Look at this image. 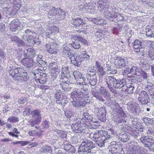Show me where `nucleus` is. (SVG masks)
Segmentation results:
<instances>
[{"instance_id":"nucleus-1","label":"nucleus","mask_w":154,"mask_h":154,"mask_svg":"<svg viewBox=\"0 0 154 154\" xmlns=\"http://www.w3.org/2000/svg\"><path fill=\"white\" fill-rule=\"evenodd\" d=\"M69 95L72 105L75 108L84 107L86 104L90 103L89 95L87 93L82 91V90L75 89Z\"/></svg>"},{"instance_id":"nucleus-2","label":"nucleus","mask_w":154,"mask_h":154,"mask_svg":"<svg viewBox=\"0 0 154 154\" xmlns=\"http://www.w3.org/2000/svg\"><path fill=\"white\" fill-rule=\"evenodd\" d=\"M92 134L96 144L100 147L104 146L105 143H108L111 137L108 131L103 130L97 131L93 133H92Z\"/></svg>"},{"instance_id":"nucleus-3","label":"nucleus","mask_w":154,"mask_h":154,"mask_svg":"<svg viewBox=\"0 0 154 154\" xmlns=\"http://www.w3.org/2000/svg\"><path fill=\"white\" fill-rule=\"evenodd\" d=\"M9 68V73L14 80L26 81L28 79L27 74L23 68L13 66Z\"/></svg>"},{"instance_id":"nucleus-4","label":"nucleus","mask_w":154,"mask_h":154,"mask_svg":"<svg viewBox=\"0 0 154 154\" xmlns=\"http://www.w3.org/2000/svg\"><path fill=\"white\" fill-rule=\"evenodd\" d=\"M100 92H98L95 88L92 89L91 93L93 96L95 97L98 101L104 102L105 100L102 96V94L104 96L105 98L111 99V95L109 92L106 90L105 87L101 86L99 89Z\"/></svg>"},{"instance_id":"nucleus-5","label":"nucleus","mask_w":154,"mask_h":154,"mask_svg":"<svg viewBox=\"0 0 154 154\" xmlns=\"http://www.w3.org/2000/svg\"><path fill=\"white\" fill-rule=\"evenodd\" d=\"M96 147L95 144L89 139H84L78 150L79 154H87L90 153L91 149Z\"/></svg>"},{"instance_id":"nucleus-6","label":"nucleus","mask_w":154,"mask_h":154,"mask_svg":"<svg viewBox=\"0 0 154 154\" xmlns=\"http://www.w3.org/2000/svg\"><path fill=\"white\" fill-rule=\"evenodd\" d=\"M97 6L100 12L104 15L105 17L112 21H113L114 18L115 11L110 12L108 10V5L102 1H99L97 3Z\"/></svg>"},{"instance_id":"nucleus-7","label":"nucleus","mask_w":154,"mask_h":154,"mask_svg":"<svg viewBox=\"0 0 154 154\" xmlns=\"http://www.w3.org/2000/svg\"><path fill=\"white\" fill-rule=\"evenodd\" d=\"M82 120L74 117L72 121L71 127L73 131L76 133H81L85 132V124L82 122Z\"/></svg>"},{"instance_id":"nucleus-8","label":"nucleus","mask_w":154,"mask_h":154,"mask_svg":"<svg viewBox=\"0 0 154 154\" xmlns=\"http://www.w3.org/2000/svg\"><path fill=\"white\" fill-rule=\"evenodd\" d=\"M148 42L146 40L136 39L132 44L134 51L137 53H142L144 48L148 46Z\"/></svg>"},{"instance_id":"nucleus-9","label":"nucleus","mask_w":154,"mask_h":154,"mask_svg":"<svg viewBox=\"0 0 154 154\" xmlns=\"http://www.w3.org/2000/svg\"><path fill=\"white\" fill-rule=\"evenodd\" d=\"M48 16L49 18L50 17L55 16L57 20H60L64 19L66 15L65 12L60 8L53 7L51 10L48 12Z\"/></svg>"},{"instance_id":"nucleus-10","label":"nucleus","mask_w":154,"mask_h":154,"mask_svg":"<svg viewBox=\"0 0 154 154\" xmlns=\"http://www.w3.org/2000/svg\"><path fill=\"white\" fill-rule=\"evenodd\" d=\"M54 100L56 103L64 106L68 103L67 97L66 95H63L61 90H57L54 95Z\"/></svg>"},{"instance_id":"nucleus-11","label":"nucleus","mask_w":154,"mask_h":154,"mask_svg":"<svg viewBox=\"0 0 154 154\" xmlns=\"http://www.w3.org/2000/svg\"><path fill=\"white\" fill-rule=\"evenodd\" d=\"M45 47L47 52L51 54H56L59 51V45L55 41L46 44Z\"/></svg>"},{"instance_id":"nucleus-12","label":"nucleus","mask_w":154,"mask_h":154,"mask_svg":"<svg viewBox=\"0 0 154 154\" xmlns=\"http://www.w3.org/2000/svg\"><path fill=\"white\" fill-rule=\"evenodd\" d=\"M140 69L131 65H129L128 67L125 68V69L122 70V72L123 75H128L129 74L137 75L140 74Z\"/></svg>"},{"instance_id":"nucleus-13","label":"nucleus","mask_w":154,"mask_h":154,"mask_svg":"<svg viewBox=\"0 0 154 154\" xmlns=\"http://www.w3.org/2000/svg\"><path fill=\"white\" fill-rule=\"evenodd\" d=\"M138 99L140 102L143 105L147 104L150 101L149 94L144 91H142L139 93Z\"/></svg>"},{"instance_id":"nucleus-14","label":"nucleus","mask_w":154,"mask_h":154,"mask_svg":"<svg viewBox=\"0 0 154 154\" xmlns=\"http://www.w3.org/2000/svg\"><path fill=\"white\" fill-rule=\"evenodd\" d=\"M20 61L22 65L26 67L27 70H32L34 64V59L32 57H24Z\"/></svg>"},{"instance_id":"nucleus-15","label":"nucleus","mask_w":154,"mask_h":154,"mask_svg":"<svg viewBox=\"0 0 154 154\" xmlns=\"http://www.w3.org/2000/svg\"><path fill=\"white\" fill-rule=\"evenodd\" d=\"M122 130L126 131L131 136L135 138H137L139 135V133L135 129L132 128L130 125L124 124V127H122Z\"/></svg>"},{"instance_id":"nucleus-16","label":"nucleus","mask_w":154,"mask_h":154,"mask_svg":"<svg viewBox=\"0 0 154 154\" xmlns=\"http://www.w3.org/2000/svg\"><path fill=\"white\" fill-rule=\"evenodd\" d=\"M140 140L141 142L144 144V146L148 147V149L149 145H152L154 143V139H152V137L149 136L143 135L140 138Z\"/></svg>"},{"instance_id":"nucleus-17","label":"nucleus","mask_w":154,"mask_h":154,"mask_svg":"<svg viewBox=\"0 0 154 154\" xmlns=\"http://www.w3.org/2000/svg\"><path fill=\"white\" fill-rule=\"evenodd\" d=\"M128 64V61L126 58H119L116 60L115 65L117 69H122Z\"/></svg>"},{"instance_id":"nucleus-18","label":"nucleus","mask_w":154,"mask_h":154,"mask_svg":"<svg viewBox=\"0 0 154 154\" xmlns=\"http://www.w3.org/2000/svg\"><path fill=\"white\" fill-rule=\"evenodd\" d=\"M114 105L115 108H114V111L117 113L116 114L119 116L123 118H126L127 117L126 114L123 109L120 107L119 104L116 102H115Z\"/></svg>"},{"instance_id":"nucleus-19","label":"nucleus","mask_w":154,"mask_h":154,"mask_svg":"<svg viewBox=\"0 0 154 154\" xmlns=\"http://www.w3.org/2000/svg\"><path fill=\"white\" fill-rule=\"evenodd\" d=\"M21 23L18 19L12 21L9 24L10 29L12 32H15L19 29Z\"/></svg>"},{"instance_id":"nucleus-20","label":"nucleus","mask_w":154,"mask_h":154,"mask_svg":"<svg viewBox=\"0 0 154 154\" xmlns=\"http://www.w3.org/2000/svg\"><path fill=\"white\" fill-rule=\"evenodd\" d=\"M117 79L113 76L106 75L104 79V81L107 85H112L115 88Z\"/></svg>"},{"instance_id":"nucleus-21","label":"nucleus","mask_w":154,"mask_h":154,"mask_svg":"<svg viewBox=\"0 0 154 154\" xmlns=\"http://www.w3.org/2000/svg\"><path fill=\"white\" fill-rule=\"evenodd\" d=\"M106 112L105 107H103L98 109V119L101 122H105L106 120Z\"/></svg>"},{"instance_id":"nucleus-22","label":"nucleus","mask_w":154,"mask_h":154,"mask_svg":"<svg viewBox=\"0 0 154 154\" xmlns=\"http://www.w3.org/2000/svg\"><path fill=\"white\" fill-rule=\"evenodd\" d=\"M132 149L134 151V154H149L146 149L137 145H133Z\"/></svg>"},{"instance_id":"nucleus-23","label":"nucleus","mask_w":154,"mask_h":154,"mask_svg":"<svg viewBox=\"0 0 154 154\" xmlns=\"http://www.w3.org/2000/svg\"><path fill=\"white\" fill-rule=\"evenodd\" d=\"M69 59L71 60V63L74 66H78L81 65L82 59L80 56H75L73 54L72 55Z\"/></svg>"},{"instance_id":"nucleus-24","label":"nucleus","mask_w":154,"mask_h":154,"mask_svg":"<svg viewBox=\"0 0 154 154\" xmlns=\"http://www.w3.org/2000/svg\"><path fill=\"white\" fill-rule=\"evenodd\" d=\"M36 51L33 48L26 49V51H24L23 55L24 57H32L35 56L36 54Z\"/></svg>"},{"instance_id":"nucleus-25","label":"nucleus","mask_w":154,"mask_h":154,"mask_svg":"<svg viewBox=\"0 0 154 154\" xmlns=\"http://www.w3.org/2000/svg\"><path fill=\"white\" fill-rule=\"evenodd\" d=\"M85 77L87 80L88 84L93 86L96 85L97 82V77L96 75H85Z\"/></svg>"},{"instance_id":"nucleus-26","label":"nucleus","mask_w":154,"mask_h":154,"mask_svg":"<svg viewBox=\"0 0 154 154\" xmlns=\"http://www.w3.org/2000/svg\"><path fill=\"white\" fill-rule=\"evenodd\" d=\"M90 21H92L95 24L99 25H103L106 23V21L100 16L96 18H92L90 19Z\"/></svg>"},{"instance_id":"nucleus-27","label":"nucleus","mask_w":154,"mask_h":154,"mask_svg":"<svg viewBox=\"0 0 154 154\" xmlns=\"http://www.w3.org/2000/svg\"><path fill=\"white\" fill-rule=\"evenodd\" d=\"M43 56L42 54H39L36 60V63L39 67H44L46 66V63L42 59Z\"/></svg>"},{"instance_id":"nucleus-28","label":"nucleus","mask_w":154,"mask_h":154,"mask_svg":"<svg viewBox=\"0 0 154 154\" xmlns=\"http://www.w3.org/2000/svg\"><path fill=\"white\" fill-rule=\"evenodd\" d=\"M142 111L143 110H141L139 104L137 103L130 112L134 115L141 116L142 114Z\"/></svg>"},{"instance_id":"nucleus-29","label":"nucleus","mask_w":154,"mask_h":154,"mask_svg":"<svg viewBox=\"0 0 154 154\" xmlns=\"http://www.w3.org/2000/svg\"><path fill=\"white\" fill-rule=\"evenodd\" d=\"M47 75L46 73H42L41 74L38 76L35 80L37 83H40L42 84H44L47 81Z\"/></svg>"},{"instance_id":"nucleus-30","label":"nucleus","mask_w":154,"mask_h":154,"mask_svg":"<svg viewBox=\"0 0 154 154\" xmlns=\"http://www.w3.org/2000/svg\"><path fill=\"white\" fill-rule=\"evenodd\" d=\"M112 120L116 125H118L121 123H125L126 122V120L125 118H122L119 116L115 114L112 117Z\"/></svg>"},{"instance_id":"nucleus-31","label":"nucleus","mask_w":154,"mask_h":154,"mask_svg":"<svg viewBox=\"0 0 154 154\" xmlns=\"http://www.w3.org/2000/svg\"><path fill=\"white\" fill-rule=\"evenodd\" d=\"M41 112L40 110L35 109L32 111L30 114L33 117L35 118V119L41 122L42 120Z\"/></svg>"},{"instance_id":"nucleus-32","label":"nucleus","mask_w":154,"mask_h":154,"mask_svg":"<svg viewBox=\"0 0 154 154\" xmlns=\"http://www.w3.org/2000/svg\"><path fill=\"white\" fill-rule=\"evenodd\" d=\"M126 83V79L124 78L121 80L117 79L115 88L120 89L122 88H123L125 86Z\"/></svg>"},{"instance_id":"nucleus-33","label":"nucleus","mask_w":154,"mask_h":154,"mask_svg":"<svg viewBox=\"0 0 154 154\" xmlns=\"http://www.w3.org/2000/svg\"><path fill=\"white\" fill-rule=\"evenodd\" d=\"M71 23L76 27L79 26L80 25H83L85 24L84 21L80 18H77L76 19H73L71 20Z\"/></svg>"},{"instance_id":"nucleus-34","label":"nucleus","mask_w":154,"mask_h":154,"mask_svg":"<svg viewBox=\"0 0 154 154\" xmlns=\"http://www.w3.org/2000/svg\"><path fill=\"white\" fill-rule=\"evenodd\" d=\"M58 63L55 60L54 62L50 63L49 65V68L52 70V72H58L59 69L58 66Z\"/></svg>"},{"instance_id":"nucleus-35","label":"nucleus","mask_w":154,"mask_h":154,"mask_svg":"<svg viewBox=\"0 0 154 154\" xmlns=\"http://www.w3.org/2000/svg\"><path fill=\"white\" fill-rule=\"evenodd\" d=\"M123 25L121 24H118L116 27H112L111 28L112 32L114 34L118 35L120 34V32L122 31Z\"/></svg>"},{"instance_id":"nucleus-36","label":"nucleus","mask_w":154,"mask_h":154,"mask_svg":"<svg viewBox=\"0 0 154 154\" xmlns=\"http://www.w3.org/2000/svg\"><path fill=\"white\" fill-rule=\"evenodd\" d=\"M54 131L56 133V136L57 137H61L63 139L66 138L67 134V131L57 129H54Z\"/></svg>"},{"instance_id":"nucleus-37","label":"nucleus","mask_w":154,"mask_h":154,"mask_svg":"<svg viewBox=\"0 0 154 154\" xmlns=\"http://www.w3.org/2000/svg\"><path fill=\"white\" fill-rule=\"evenodd\" d=\"M135 103L132 100H126L125 101V104L127 106V108L128 111L130 112L133 107L135 105Z\"/></svg>"},{"instance_id":"nucleus-38","label":"nucleus","mask_w":154,"mask_h":154,"mask_svg":"<svg viewBox=\"0 0 154 154\" xmlns=\"http://www.w3.org/2000/svg\"><path fill=\"white\" fill-rule=\"evenodd\" d=\"M64 149L67 152L72 153H74L75 150L73 147L69 143H65L64 145Z\"/></svg>"},{"instance_id":"nucleus-39","label":"nucleus","mask_w":154,"mask_h":154,"mask_svg":"<svg viewBox=\"0 0 154 154\" xmlns=\"http://www.w3.org/2000/svg\"><path fill=\"white\" fill-rule=\"evenodd\" d=\"M134 85L133 83H131L130 85H128L126 87V89L125 88H122V92H125L126 93L129 94H132L134 92Z\"/></svg>"},{"instance_id":"nucleus-40","label":"nucleus","mask_w":154,"mask_h":154,"mask_svg":"<svg viewBox=\"0 0 154 154\" xmlns=\"http://www.w3.org/2000/svg\"><path fill=\"white\" fill-rule=\"evenodd\" d=\"M32 35H35V33L30 29H27L25 31V34L22 36V38L24 40L26 41L28 38Z\"/></svg>"},{"instance_id":"nucleus-41","label":"nucleus","mask_w":154,"mask_h":154,"mask_svg":"<svg viewBox=\"0 0 154 154\" xmlns=\"http://www.w3.org/2000/svg\"><path fill=\"white\" fill-rule=\"evenodd\" d=\"M60 77V79L62 80L61 82L71 83V78L70 75H61Z\"/></svg>"},{"instance_id":"nucleus-42","label":"nucleus","mask_w":154,"mask_h":154,"mask_svg":"<svg viewBox=\"0 0 154 154\" xmlns=\"http://www.w3.org/2000/svg\"><path fill=\"white\" fill-rule=\"evenodd\" d=\"M63 48L62 51L63 54L66 55L67 57L70 58V57L72 56V55L73 54L71 52V49L67 46H65Z\"/></svg>"},{"instance_id":"nucleus-43","label":"nucleus","mask_w":154,"mask_h":154,"mask_svg":"<svg viewBox=\"0 0 154 154\" xmlns=\"http://www.w3.org/2000/svg\"><path fill=\"white\" fill-rule=\"evenodd\" d=\"M71 84V83L61 82L60 85V88L65 91H68L70 90L71 87L69 86V85Z\"/></svg>"},{"instance_id":"nucleus-44","label":"nucleus","mask_w":154,"mask_h":154,"mask_svg":"<svg viewBox=\"0 0 154 154\" xmlns=\"http://www.w3.org/2000/svg\"><path fill=\"white\" fill-rule=\"evenodd\" d=\"M40 151L43 153L47 154L51 153L52 151V150L50 146L45 145L42 146Z\"/></svg>"},{"instance_id":"nucleus-45","label":"nucleus","mask_w":154,"mask_h":154,"mask_svg":"<svg viewBox=\"0 0 154 154\" xmlns=\"http://www.w3.org/2000/svg\"><path fill=\"white\" fill-rule=\"evenodd\" d=\"M118 137L119 140L123 142H126L129 140L128 136L125 133L120 134Z\"/></svg>"},{"instance_id":"nucleus-46","label":"nucleus","mask_w":154,"mask_h":154,"mask_svg":"<svg viewBox=\"0 0 154 154\" xmlns=\"http://www.w3.org/2000/svg\"><path fill=\"white\" fill-rule=\"evenodd\" d=\"M92 116L87 112H84L82 113V119L86 122H89L92 119Z\"/></svg>"},{"instance_id":"nucleus-47","label":"nucleus","mask_w":154,"mask_h":154,"mask_svg":"<svg viewBox=\"0 0 154 154\" xmlns=\"http://www.w3.org/2000/svg\"><path fill=\"white\" fill-rule=\"evenodd\" d=\"M62 72L61 75H70L69 69L68 66L63 65L62 67Z\"/></svg>"},{"instance_id":"nucleus-48","label":"nucleus","mask_w":154,"mask_h":154,"mask_svg":"<svg viewBox=\"0 0 154 154\" xmlns=\"http://www.w3.org/2000/svg\"><path fill=\"white\" fill-rule=\"evenodd\" d=\"M73 74L76 80L79 79L82 80V74L79 71L77 70L73 72Z\"/></svg>"},{"instance_id":"nucleus-49","label":"nucleus","mask_w":154,"mask_h":154,"mask_svg":"<svg viewBox=\"0 0 154 154\" xmlns=\"http://www.w3.org/2000/svg\"><path fill=\"white\" fill-rule=\"evenodd\" d=\"M152 28L146 29V35L149 38H154V32L153 31Z\"/></svg>"},{"instance_id":"nucleus-50","label":"nucleus","mask_w":154,"mask_h":154,"mask_svg":"<svg viewBox=\"0 0 154 154\" xmlns=\"http://www.w3.org/2000/svg\"><path fill=\"white\" fill-rule=\"evenodd\" d=\"M115 17H114L113 21L116 22V21H119L123 20L124 18L122 14L117 12H116V13H115Z\"/></svg>"},{"instance_id":"nucleus-51","label":"nucleus","mask_w":154,"mask_h":154,"mask_svg":"<svg viewBox=\"0 0 154 154\" xmlns=\"http://www.w3.org/2000/svg\"><path fill=\"white\" fill-rule=\"evenodd\" d=\"M76 39L74 42H73L71 44V46L75 49H79L80 48L81 45L79 43V41L77 38Z\"/></svg>"},{"instance_id":"nucleus-52","label":"nucleus","mask_w":154,"mask_h":154,"mask_svg":"<svg viewBox=\"0 0 154 154\" xmlns=\"http://www.w3.org/2000/svg\"><path fill=\"white\" fill-rule=\"evenodd\" d=\"M21 3L20 0H12V2H11V3L12 4L14 7L18 8L17 9H19L21 7Z\"/></svg>"},{"instance_id":"nucleus-53","label":"nucleus","mask_w":154,"mask_h":154,"mask_svg":"<svg viewBox=\"0 0 154 154\" xmlns=\"http://www.w3.org/2000/svg\"><path fill=\"white\" fill-rule=\"evenodd\" d=\"M42 125L43 128L47 129L50 126V122L47 120H43L42 124Z\"/></svg>"},{"instance_id":"nucleus-54","label":"nucleus","mask_w":154,"mask_h":154,"mask_svg":"<svg viewBox=\"0 0 154 154\" xmlns=\"http://www.w3.org/2000/svg\"><path fill=\"white\" fill-rule=\"evenodd\" d=\"M65 114L66 116L69 118L73 117L75 115L74 112L71 109L65 111Z\"/></svg>"},{"instance_id":"nucleus-55","label":"nucleus","mask_w":154,"mask_h":154,"mask_svg":"<svg viewBox=\"0 0 154 154\" xmlns=\"http://www.w3.org/2000/svg\"><path fill=\"white\" fill-rule=\"evenodd\" d=\"M75 38L78 39L79 42H81L84 45H88V42L82 36L76 35L75 36Z\"/></svg>"},{"instance_id":"nucleus-56","label":"nucleus","mask_w":154,"mask_h":154,"mask_svg":"<svg viewBox=\"0 0 154 154\" xmlns=\"http://www.w3.org/2000/svg\"><path fill=\"white\" fill-rule=\"evenodd\" d=\"M97 70V72L99 77H102L104 75L106 74V72L104 70L103 67L99 68Z\"/></svg>"},{"instance_id":"nucleus-57","label":"nucleus","mask_w":154,"mask_h":154,"mask_svg":"<svg viewBox=\"0 0 154 154\" xmlns=\"http://www.w3.org/2000/svg\"><path fill=\"white\" fill-rule=\"evenodd\" d=\"M30 72L31 71H30ZM31 72H32L34 76V79L35 80L38 76H40V75H41V73H42V72H39V69H37L34 70H33V71H31Z\"/></svg>"},{"instance_id":"nucleus-58","label":"nucleus","mask_w":154,"mask_h":154,"mask_svg":"<svg viewBox=\"0 0 154 154\" xmlns=\"http://www.w3.org/2000/svg\"><path fill=\"white\" fill-rule=\"evenodd\" d=\"M130 76L132 77V79H131L132 82L135 83L137 84V83L140 82L142 81V79L138 75L136 77H133L132 76Z\"/></svg>"},{"instance_id":"nucleus-59","label":"nucleus","mask_w":154,"mask_h":154,"mask_svg":"<svg viewBox=\"0 0 154 154\" xmlns=\"http://www.w3.org/2000/svg\"><path fill=\"white\" fill-rule=\"evenodd\" d=\"M82 80L79 79L78 80H76V84L77 85H88V84L85 82V78L84 77H82Z\"/></svg>"},{"instance_id":"nucleus-60","label":"nucleus","mask_w":154,"mask_h":154,"mask_svg":"<svg viewBox=\"0 0 154 154\" xmlns=\"http://www.w3.org/2000/svg\"><path fill=\"white\" fill-rule=\"evenodd\" d=\"M41 122L35 119L33 120H29L28 122V125L30 126L31 127H33L36 124L39 123Z\"/></svg>"},{"instance_id":"nucleus-61","label":"nucleus","mask_w":154,"mask_h":154,"mask_svg":"<svg viewBox=\"0 0 154 154\" xmlns=\"http://www.w3.org/2000/svg\"><path fill=\"white\" fill-rule=\"evenodd\" d=\"M30 142L28 141H17L16 142H14L13 143L14 145L16 144H21V146H24L26 145L29 144Z\"/></svg>"},{"instance_id":"nucleus-62","label":"nucleus","mask_w":154,"mask_h":154,"mask_svg":"<svg viewBox=\"0 0 154 154\" xmlns=\"http://www.w3.org/2000/svg\"><path fill=\"white\" fill-rule=\"evenodd\" d=\"M50 30L53 33H57L59 32L58 27L55 26H53L49 27Z\"/></svg>"},{"instance_id":"nucleus-63","label":"nucleus","mask_w":154,"mask_h":154,"mask_svg":"<svg viewBox=\"0 0 154 154\" xmlns=\"http://www.w3.org/2000/svg\"><path fill=\"white\" fill-rule=\"evenodd\" d=\"M84 4L85 6L87 7L95 5V3L92 2L91 0H85Z\"/></svg>"},{"instance_id":"nucleus-64","label":"nucleus","mask_w":154,"mask_h":154,"mask_svg":"<svg viewBox=\"0 0 154 154\" xmlns=\"http://www.w3.org/2000/svg\"><path fill=\"white\" fill-rule=\"evenodd\" d=\"M96 70L94 68H91L89 71H88L85 75H96Z\"/></svg>"}]
</instances>
